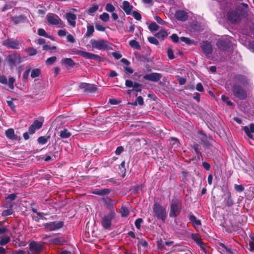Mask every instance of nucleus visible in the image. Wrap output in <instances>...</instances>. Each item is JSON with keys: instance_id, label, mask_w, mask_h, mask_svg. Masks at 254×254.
I'll return each instance as SVG.
<instances>
[{"instance_id": "1", "label": "nucleus", "mask_w": 254, "mask_h": 254, "mask_svg": "<svg viewBox=\"0 0 254 254\" xmlns=\"http://www.w3.org/2000/svg\"><path fill=\"white\" fill-rule=\"evenodd\" d=\"M182 205L181 200L176 198L172 199L170 202V217H177L182 211Z\"/></svg>"}, {"instance_id": "2", "label": "nucleus", "mask_w": 254, "mask_h": 254, "mask_svg": "<svg viewBox=\"0 0 254 254\" xmlns=\"http://www.w3.org/2000/svg\"><path fill=\"white\" fill-rule=\"evenodd\" d=\"M115 209L110 211L109 213L104 215L101 219V224L105 229L110 230L111 229L112 221L116 218Z\"/></svg>"}, {"instance_id": "3", "label": "nucleus", "mask_w": 254, "mask_h": 254, "mask_svg": "<svg viewBox=\"0 0 254 254\" xmlns=\"http://www.w3.org/2000/svg\"><path fill=\"white\" fill-rule=\"evenodd\" d=\"M153 213L158 219L161 220L163 222L165 221L167 214L165 207L155 203L153 205Z\"/></svg>"}, {"instance_id": "4", "label": "nucleus", "mask_w": 254, "mask_h": 254, "mask_svg": "<svg viewBox=\"0 0 254 254\" xmlns=\"http://www.w3.org/2000/svg\"><path fill=\"white\" fill-rule=\"evenodd\" d=\"M91 47L93 48L97 49L99 50H104L109 48L108 42L104 40H94L92 39L90 41Z\"/></svg>"}, {"instance_id": "5", "label": "nucleus", "mask_w": 254, "mask_h": 254, "mask_svg": "<svg viewBox=\"0 0 254 254\" xmlns=\"http://www.w3.org/2000/svg\"><path fill=\"white\" fill-rule=\"evenodd\" d=\"M44 229L47 231H57L64 226L63 221L50 222L43 224Z\"/></svg>"}, {"instance_id": "6", "label": "nucleus", "mask_w": 254, "mask_h": 254, "mask_svg": "<svg viewBox=\"0 0 254 254\" xmlns=\"http://www.w3.org/2000/svg\"><path fill=\"white\" fill-rule=\"evenodd\" d=\"M47 19L48 22L52 25H57L58 27L63 26V21L61 19L54 13H48L47 15Z\"/></svg>"}, {"instance_id": "7", "label": "nucleus", "mask_w": 254, "mask_h": 254, "mask_svg": "<svg viewBox=\"0 0 254 254\" xmlns=\"http://www.w3.org/2000/svg\"><path fill=\"white\" fill-rule=\"evenodd\" d=\"M44 122V119L42 118L35 120L33 123L29 127L28 131L29 134H32L36 130L40 129L42 127Z\"/></svg>"}, {"instance_id": "8", "label": "nucleus", "mask_w": 254, "mask_h": 254, "mask_svg": "<svg viewBox=\"0 0 254 254\" xmlns=\"http://www.w3.org/2000/svg\"><path fill=\"white\" fill-rule=\"evenodd\" d=\"M6 59L11 66L19 64L22 62L21 60V58L20 55L16 54L9 55L7 56Z\"/></svg>"}, {"instance_id": "9", "label": "nucleus", "mask_w": 254, "mask_h": 254, "mask_svg": "<svg viewBox=\"0 0 254 254\" xmlns=\"http://www.w3.org/2000/svg\"><path fill=\"white\" fill-rule=\"evenodd\" d=\"M43 245L39 243L32 242L29 245V250L32 254H38L42 250Z\"/></svg>"}, {"instance_id": "10", "label": "nucleus", "mask_w": 254, "mask_h": 254, "mask_svg": "<svg viewBox=\"0 0 254 254\" xmlns=\"http://www.w3.org/2000/svg\"><path fill=\"white\" fill-rule=\"evenodd\" d=\"M3 45L9 48L19 49L20 48V44L16 40L8 39L3 41Z\"/></svg>"}, {"instance_id": "11", "label": "nucleus", "mask_w": 254, "mask_h": 254, "mask_svg": "<svg viewBox=\"0 0 254 254\" xmlns=\"http://www.w3.org/2000/svg\"><path fill=\"white\" fill-rule=\"evenodd\" d=\"M76 54L87 59H93L98 61L100 59V56L85 51L79 50L76 52Z\"/></svg>"}, {"instance_id": "12", "label": "nucleus", "mask_w": 254, "mask_h": 254, "mask_svg": "<svg viewBox=\"0 0 254 254\" xmlns=\"http://www.w3.org/2000/svg\"><path fill=\"white\" fill-rule=\"evenodd\" d=\"M233 91L235 96L240 99H244L247 96L246 92L239 86H234Z\"/></svg>"}, {"instance_id": "13", "label": "nucleus", "mask_w": 254, "mask_h": 254, "mask_svg": "<svg viewBox=\"0 0 254 254\" xmlns=\"http://www.w3.org/2000/svg\"><path fill=\"white\" fill-rule=\"evenodd\" d=\"M200 47L203 53L206 56H208L212 52V46L209 42L207 41L202 42L200 44Z\"/></svg>"}, {"instance_id": "14", "label": "nucleus", "mask_w": 254, "mask_h": 254, "mask_svg": "<svg viewBox=\"0 0 254 254\" xmlns=\"http://www.w3.org/2000/svg\"><path fill=\"white\" fill-rule=\"evenodd\" d=\"M162 77L161 75L158 73H151L145 75L143 79L146 80L157 82L159 81Z\"/></svg>"}, {"instance_id": "15", "label": "nucleus", "mask_w": 254, "mask_h": 254, "mask_svg": "<svg viewBox=\"0 0 254 254\" xmlns=\"http://www.w3.org/2000/svg\"><path fill=\"white\" fill-rule=\"evenodd\" d=\"M175 17L178 20L185 21L188 19V15L185 11L179 10L176 12Z\"/></svg>"}, {"instance_id": "16", "label": "nucleus", "mask_w": 254, "mask_h": 254, "mask_svg": "<svg viewBox=\"0 0 254 254\" xmlns=\"http://www.w3.org/2000/svg\"><path fill=\"white\" fill-rule=\"evenodd\" d=\"M65 18L67 19L68 23L72 27H74L76 25V16L73 13L68 12L65 14Z\"/></svg>"}, {"instance_id": "17", "label": "nucleus", "mask_w": 254, "mask_h": 254, "mask_svg": "<svg viewBox=\"0 0 254 254\" xmlns=\"http://www.w3.org/2000/svg\"><path fill=\"white\" fill-rule=\"evenodd\" d=\"M228 17L232 23H236L240 20V15L237 11L230 12L228 14Z\"/></svg>"}, {"instance_id": "18", "label": "nucleus", "mask_w": 254, "mask_h": 254, "mask_svg": "<svg viewBox=\"0 0 254 254\" xmlns=\"http://www.w3.org/2000/svg\"><path fill=\"white\" fill-rule=\"evenodd\" d=\"M122 9L127 15L131 14L133 6L127 1L125 0L123 2Z\"/></svg>"}, {"instance_id": "19", "label": "nucleus", "mask_w": 254, "mask_h": 254, "mask_svg": "<svg viewBox=\"0 0 254 254\" xmlns=\"http://www.w3.org/2000/svg\"><path fill=\"white\" fill-rule=\"evenodd\" d=\"M229 37L226 36L225 39H223L224 38H223V39L219 40L217 43V45L218 48L223 50H225L228 46V43L229 42Z\"/></svg>"}, {"instance_id": "20", "label": "nucleus", "mask_w": 254, "mask_h": 254, "mask_svg": "<svg viewBox=\"0 0 254 254\" xmlns=\"http://www.w3.org/2000/svg\"><path fill=\"white\" fill-rule=\"evenodd\" d=\"M189 220L192 223L193 227L197 230L201 225V221L197 219L193 214L189 215Z\"/></svg>"}, {"instance_id": "21", "label": "nucleus", "mask_w": 254, "mask_h": 254, "mask_svg": "<svg viewBox=\"0 0 254 254\" xmlns=\"http://www.w3.org/2000/svg\"><path fill=\"white\" fill-rule=\"evenodd\" d=\"M224 203L228 207H230L233 204V201L230 192H227L225 194Z\"/></svg>"}, {"instance_id": "22", "label": "nucleus", "mask_w": 254, "mask_h": 254, "mask_svg": "<svg viewBox=\"0 0 254 254\" xmlns=\"http://www.w3.org/2000/svg\"><path fill=\"white\" fill-rule=\"evenodd\" d=\"M61 63L66 67H72L75 64V63L71 58H64L62 60Z\"/></svg>"}, {"instance_id": "23", "label": "nucleus", "mask_w": 254, "mask_h": 254, "mask_svg": "<svg viewBox=\"0 0 254 254\" xmlns=\"http://www.w3.org/2000/svg\"><path fill=\"white\" fill-rule=\"evenodd\" d=\"M5 135L7 138L11 140H17L18 137L15 134L13 129L9 128L6 130Z\"/></svg>"}, {"instance_id": "24", "label": "nucleus", "mask_w": 254, "mask_h": 254, "mask_svg": "<svg viewBox=\"0 0 254 254\" xmlns=\"http://www.w3.org/2000/svg\"><path fill=\"white\" fill-rule=\"evenodd\" d=\"M244 130L249 137L252 138V133L254 132V125L251 124L250 127H244Z\"/></svg>"}, {"instance_id": "25", "label": "nucleus", "mask_w": 254, "mask_h": 254, "mask_svg": "<svg viewBox=\"0 0 254 254\" xmlns=\"http://www.w3.org/2000/svg\"><path fill=\"white\" fill-rule=\"evenodd\" d=\"M10 241L9 236L4 235L0 236V245L4 246L8 244Z\"/></svg>"}, {"instance_id": "26", "label": "nucleus", "mask_w": 254, "mask_h": 254, "mask_svg": "<svg viewBox=\"0 0 254 254\" xmlns=\"http://www.w3.org/2000/svg\"><path fill=\"white\" fill-rule=\"evenodd\" d=\"M168 36L167 32L165 30H161L155 35V36L160 39L164 40Z\"/></svg>"}, {"instance_id": "27", "label": "nucleus", "mask_w": 254, "mask_h": 254, "mask_svg": "<svg viewBox=\"0 0 254 254\" xmlns=\"http://www.w3.org/2000/svg\"><path fill=\"white\" fill-rule=\"evenodd\" d=\"M105 203L107 205V208L109 209H110V211L113 209H115L113 207V206L116 204V203L113 200L111 199H106L105 200Z\"/></svg>"}, {"instance_id": "28", "label": "nucleus", "mask_w": 254, "mask_h": 254, "mask_svg": "<svg viewBox=\"0 0 254 254\" xmlns=\"http://www.w3.org/2000/svg\"><path fill=\"white\" fill-rule=\"evenodd\" d=\"M71 134L66 129H64L60 131V136L63 138H66L70 137Z\"/></svg>"}, {"instance_id": "29", "label": "nucleus", "mask_w": 254, "mask_h": 254, "mask_svg": "<svg viewBox=\"0 0 254 254\" xmlns=\"http://www.w3.org/2000/svg\"><path fill=\"white\" fill-rule=\"evenodd\" d=\"M105 9L107 12L113 13V12H114L116 8L111 3H108L105 7Z\"/></svg>"}, {"instance_id": "30", "label": "nucleus", "mask_w": 254, "mask_h": 254, "mask_svg": "<svg viewBox=\"0 0 254 254\" xmlns=\"http://www.w3.org/2000/svg\"><path fill=\"white\" fill-rule=\"evenodd\" d=\"M170 144L172 147L175 149L178 147L180 143L177 138H172L170 140Z\"/></svg>"}, {"instance_id": "31", "label": "nucleus", "mask_w": 254, "mask_h": 254, "mask_svg": "<svg viewBox=\"0 0 254 254\" xmlns=\"http://www.w3.org/2000/svg\"><path fill=\"white\" fill-rule=\"evenodd\" d=\"M181 40L186 44L191 45H196V43L193 40H191L189 38L182 37L180 38Z\"/></svg>"}, {"instance_id": "32", "label": "nucleus", "mask_w": 254, "mask_h": 254, "mask_svg": "<svg viewBox=\"0 0 254 254\" xmlns=\"http://www.w3.org/2000/svg\"><path fill=\"white\" fill-rule=\"evenodd\" d=\"M100 19L103 22H107L110 18L109 14L107 12H103L99 16Z\"/></svg>"}, {"instance_id": "33", "label": "nucleus", "mask_w": 254, "mask_h": 254, "mask_svg": "<svg viewBox=\"0 0 254 254\" xmlns=\"http://www.w3.org/2000/svg\"><path fill=\"white\" fill-rule=\"evenodd\" d=\"M94 31V28L93 25L88 24L87 26V32L86 35L87 36H90Z\"/></svg>"}, {"instance_id": "34", "label": "nucleus", "mask_w": 254, "mask_h": 254, "mask_svg": "<svg viewBox=\"0 0 254 254\" xmlns=\"http://www.w3.org/2000/svg\"><path fill=\"white\" fill-rule=\"evenodd\" d=\"M90 85L86 83H80L79 87L81 89H84L85 91H91L92 89L90 87Z\"/></svg>"}, {"instance_id": "35", "label": "nucleus", "mask_w": 254, "mask_h": 254, "mask_svg": "<svg viewBox=\"0 0 254 254\" xmlns=\"http://www.w3.org/2000/svg\"><path fill=\"white\" fill-rule=\"evenodd\" d=\"M40 73L41 71L39 69H34L31 71V76L32 78H34L38 77L40 75Z\"/></svg>"}, {"instance_id": "36", "label": "nucleus", "mask_w": 254, "mask_h": 254, "mask_svg": "<svg viewBox=\"0 0 254 254\" xmlns=\"http://www.w3.org/2000/svg\"><path fill=\"white\" fill-rule=\"evenodd\" d=\"M15 81V79L13 77H9L8 79V81H7V84H8L9 88L11 90L13 89L14 88V83Z\"/></svg>"}, {"instance_id": "37", "label": "nucleus", "mask_w": 254, "mask_h": 254, "mask_svg": "<svg viewBox=\"0 0 254 254\" xmlns=\"http://www.w3.org/2000/svg\"><path fill=\"white\" fill-rule=\"evenodd\" d=\"M129 45L132 48H134L136 49H140V45L138 42L135 40H132L129 42Z\"/></svg>"}, {"instance_id": "38", "label": "nucleus", "mask_w": 254, "mask_h": 254, "mask_svg": "<svg viewBox=\"0 0 254 254\" xmlns=\"http://www.w3.org/2000/svg\"><path fill=\"white\" fill-rule=\"evenodd\" d=\"M25 51L27 53H28L29 54V55L30 56L35 55L37 53V50L35 49L32 48H27L25 50Z\"/></svg>"}, {"instance_id": "39", "label": "nucleus", "mask_w": 254, "mask_h": 254, "mask_svg": "<svg viewBox=\"0 0 254 254\" xmlns=\"http://www.w3.org/2000/svg\"><path fill=\"white\" fill-rule=\"evenodd\" d=\"M159 26L155 22L151 23L149 26V29L151 31H156L158 29Z\"/></svg>"}, {"instance_id": "40", "label": "nucleus", "mask_w": 254, "mask_h": 254, "mask_svg": "<svg viewBox=\"0 0 254 254\" xmlns=\"http://www.w3.org/2000/svg\"><path fill=\"white\" fill-rule=\"evenodd\" d=\"M120 211L123 217H126L128 215L129 213L128 209L125 207H122L121 208Z\"/></svg>"}, {"instance_id": "41", "label": "nucleus", "mask_w": 254, "mask_h": 254, "mask_svg": "<svg viewBox=\"0 0 254 254\" xmlns=\"http://www.w3.org/2000/svg\"><path fill=\"white\" fill-rule=\"evenodd\" d=\"M57 58L56 57H52L47 59L46 63L47 65H52L55 62Z\"/></svg>"}, {"instance_id": "42", "label": "nucleus", "mask_w": 254, "mask_h": 254, "mask_svg": "<svg viewBox=\"0 0 254 254\" xmlns=\"http://www.w3.org/2000/svg\"><path fill=\"white\" fill-rule=\"evenodd\" d=\"M13 213V210L10 207L6 210H3L2 212V215L3 216H7L12 214Z\"/></svg>"}, {"instance_id": "43", "label": "nucleus", "mask_w": 254, "mask_h": 254, "mask_svg": "<svg viewBox=\"0 0 254 254\" xmlns=\"http://www.w3.org/2000/svg\"><path fill=\"white\" fill-rule=\"evenodd\" d=\"M48 141V138L45 136H40L38 138V142L41 144H45Z\"/></svg>"}, {"instance_id": "44", "label": "nucleus", "mask_w": 254, "mask_h": 254, "mask_svg": "<svg viewBox=\"0 0 254 254\" xmlns=\"http://www.w3.org/2000/svg\"><path fill=\"white\" fill-rule=\"evenodd\" d=\"M98 8H99L98 5L95 4L89 8L88 12L90 14L93 13L95 12L98 9Z\"/></svg>"}, {"instance_id": "45", "label": "nucleus", "mask_w": 254, "mask_h": 254, "mask_svg": "<svg viewBox=\"0 0 254 254\" xmlns=\"http://www.w3.org/2000/svg\"><path fill=\"white\" fill-rule=\"evenodd\" d=\"M148 41L153 44L157 45L159 44L158 40L154 37H149L148 38Z\"/></svg>"}, {"instance_id": "46", "label": "nucleus", "mask_w": 254, "mask_h": 254, "mask_svg": "<svg viewBox=\"0 0 254 254\" xmlns=\"http://www.w3.org/2000/svg\"><path fill=\"white\" fill-rule=\"evenodd\" d=\"M132 16L134 17V18L137 20H140L141 19V14L137 11H133L132 12Z\"/></svg>"}, {"instance_id": "47", "label": "nucleus", "mask_w": 254, "mask_h": 254, "mask_svg": "<svg viewBox=\"0 0 254 254\" xmlns=\"http://www.w3.org/2000/svg\"><path fill=\"white\" fill-rule=\"evenodd\" d=\"M143 220L141 218L137 219L135 221V225L138 230H140L141 224L142 223Z\"/></svg>"}, {"instance_id": "48", "label": "nucleus", "mask_w": 254, "mask_h": 254, "mask_svg": "<svg viewBox=\"0 0 254 254\" xmlns=\"http://www.w3.org/2000/svg\"><path fill=\"white\" fill-rule=\"evenodd\" d=\"M167 55L170 59H174V55L173 50L170 49L168 48L167 50Z\"/></svg>"}, {"instance_id": "49", "label": "nucleus", "mask_w": 254, "mask_h": 254, "mask_svg": "<svg viewBox=\"0 0 254 254\" xmlns=\"http://www.w3.org/2000/svg\"><path fill=\"white\" fill-rule=\"evenodd\" d=\"M95 28H96V30L99 31L103 32L105 30V28L102 25H101L99 23L95 24Z\"/></svg>"}, {"instance_id": "50", "label": "nucleus", "mask_w": 254, "mask_h": 254, "mask_svg": "<svg viewBox=\"0 0 254 254\" xmlns=\"http://www.w3.org/2000/svg\"><path fill=\"white\" fill-rule=\"evenodd\" d=\"M0 83L3 84L7 83V79L5 75L0 74Z\"/></svg>"}, {"instance_id": "51", "label": "nucleus", "mask_w": 254, "mask_h": 254, "mask_svg": "<svg viewBox=\"0 0 254 254\" xmlns=\"http://www.w3.org/2000/svg\"><path fill=\"white\" fill-rule=\"evenodd\" d=\"M38 34L40 36H44L46 37V36H48L45 30L43 29L40 28L38 30Z\"/></svg>"}, {"instance_id": "52", "label": "nucleus", "mask_w": 254, "mask_h": 254, "mask_svg": "<svg viewBox=\"0 0 254 254\" xmlns=\"http://www.w3.org/2000/svg\"><path fill=\"white\" fill-rule=\"evenodd\" d=\"M155 19L160 24L165 25L166 23L165 21L162 20L160 17L158 16H156L155 17Z\"/></svg>"}, {"instance_id": "53", "label": "nucleus", "mask_w": 254, "mask_h": 254, "mask_svg": "<svg viewBox=\"0 0 254 254\" xmlns=\"http://www.w3.org/2000/svg\"><path fill=\"white\" fill-rule=\"evenodd\" d=\"M141 84L137 83H134V84L133 86V89L135 90L137 92H139L141 91Z\"/></svg>"}, {"instance_id": "54", "label": "nucleus", "mask_w": 254, "mask_h": 254, "mask_svg": "<svg viewBox=\"0 0 254 254\" xmlns=\"http://www.w3.org/2000/svg\"><path fill=\"white\" fill-rule=\"evenodd\" d=\"M135 102L137 104L141 106L143 105L144 104L143 99L141 96L137 97L136 99Z\"/></svg>"}, {"instance_id": "55", "label": "nucleus", "mask_w": 254, "mask_h": 254, "mask_svg": "<svg viewBox=\"0 0 254 254\" xmlns=\"http://www.w3.org/2000/svg\"><path fill=\"white\" fill-rule=\"evenodd\" d=\"M250 247L251 251H254V236L251 238V240L250 242Z\"/></svg>"}, {"instance_id": "56", "label": "nucleus", "mask_w": 254, "mask_h": 254, "mask_svg": "<svg viewBox=\"0 0 254 254\" xmlns=\"http://www.w3.org/2000/svg\"><path fill=\"white\" fill-rule=\"evenodd\" d=\"M67 41L70 43H74L75 42V39L73 36L71 34H68L66 37Z\"/></svg>"}, {"instance_id": "57", "label": "nucleus", "mask_w": 254, "mask_h": 254, "mask_svg": "<svg viewBox=\"0 0 254 254\" xmlns=\"http://www.w3.org/2000/svg\"><path fill=\"white\" fill-rule=\"evenodd\" d=\"M135 29V25L132 24H130V25L127 27L126 31L128 32H133Z\"/></svg>"}, {"instance_id": "58", "label": "nucleus", "mask_w": 254, "mask_h": 254, "mask_svg": "<svg viewBox=\"0 0 254 254\" xmlns=\"http://www.w3.org/2000/svg\"><path fill=\"white\" fill-rule=\"evenodd\" d=\"M101 195H104L109 194L110 192V190L108 189H104L100 190Z\"/></svg>"}, {"instance_id": "59", "label": "nucleus", "mask_w": 254, "mask_h": 254, "mask_svg": "<svg viewBox=\"0 0 254 254\" xmlns=\"http://www.w3.org/2000/svg\"><path fill=\"white\" fill-rule=\"evenodd\" d=\"M235 190L238 192H242L244 190V188L242 185H235Z\"/></svg>"}, {"instance_id": "60", "label": "nucleus", "mask_w": 254, "mask_h": 254, "mask_svg": "<svg viewBox=\"0 0 254 254\" xmlns=\"http://www.w3.org/2000/svg\"><path fill=\"white\" fill-rule=\"evenodd\" d=\"M30 70H31V68L30 67H29L24 71V72L23 73V77L24 79H27L28 78L29 74L30 73Z\"/></svg>"}, {"instance_id": "61", "label": "nucleus", "mask_w": 254, "mask_h": 254, "mask_svg": "<svg viewBox=\"0 0 254 254\" xmlns=\"http://www.w3.org/2000/svg\"><path fill=\"white\" fill-rule=\"evenodd\" d=\"M171 39L175 43H177L179 41V37L176 34H173L171 36Z\"/></svg>"}, {"instance_id": "62", "label": "nucleus", "mask_w": 254, "mask_h": 254, "mask_svg": "<svg viewBox=\"0 0 254 254\" xmlns=\"http://www.w3.org/2000/svg\"><path fill=\"white\" fill-rule=\"evenodd\" d=\"M192 239L198 244L200 245L202 244V241L196 235H192Z\"/></svg>"}, {"instance_id": "63", "label": "nucleus", "mask_w": 254, "mask_h": 254, "mask_svg": "<svg viewBox=\"0 0 254 254\" xmlns=\"http://www.w3.org/2000/svg\"><path fill=\"white\" fill-rule=\"evenodd\" d=\"M134 83H133L132 81L129 80H127L126 81V85L128 87H133Z\"/></svg>"}, {"instance_id": "64", "label": "nucleus", "mask_w": 254, "mask_h": 254, "mask_svg": "<svg viewBox=\"0 0 254 254\" xmlns=\"http://www.w3.org/2000/svg\"><path fill=\"white\" fill-rule=\"evenodd\" d=\"M113 56L116 59H120L122 57V55L118 53V52H113L112 53Z\"/></svg>"}]
</instances>
